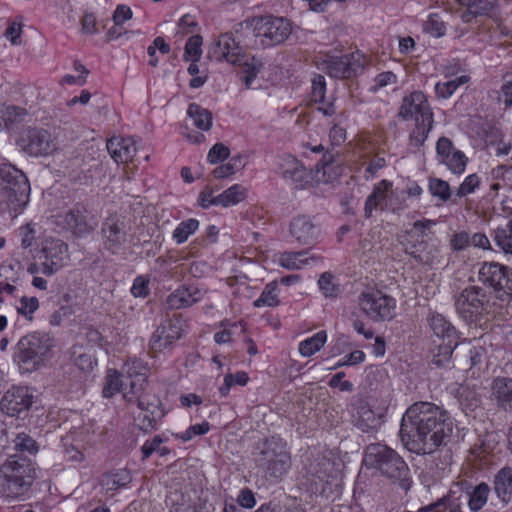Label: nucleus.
<instances>
[{
  "label": "nucleus",
  "mask_w": 512,
  "mask_h": 512,
  "mask_svg": "<svg viewBox=\"0 0 512 512\" xmlns=\"http://www.w3.org/2000/svg\"><path fill=\"white\" fill-rule=\"evenodd\" d=\"M26 110L17 106L0 107V123L5 127L20 123L26 116Z\"/></svg>",
  "instance_id": "nucleus-42"
},
{
  "label": "nucleus",
  "mask_w": 512,
  "mask_h": 512,
  "mask_svg": "<svg viewBox=\"0 0 512 512\" xmlns=\"http://www.w3.org/2000/svg\"><path fill=\"white\" fill-rule=\"evenodd\" d=\"M490 488L486 483L477 485L470 494L469 507L472 511L480 510L487 502Z\"/></svg>",
  "instance_id": "nucleus-44"
},
{
  "label": "nucleus",
  "mask_w": 512,
  "mask_h": 512,
  "mask_svg": "<svg viewBox=\"0 0 512 512\" xmlns=\"http://www.w3.org/2000/svg\"><path fill=\"white\" fill-rule=\"evenodd\" d=\"M429 191L442 202H447L451 197L450 186L448 182L439 178H430Z\"/></svg>",
  "instance_id": "nucleus-47"
},
{
  "label": "nucleus",
  "mask_w": 512,
  "mask_h": 512,
  "mask_svg": "<svg viewBox=\"0 0 512 512\" xmlns=\"http://www.w3.org/2000/svg\"><path fill=\"white\" fill-rule=\"evenodd\" d=\"M121 374L114 369H109L105 377V384L102 390L103 397L111 398L123 390Z\"/></svg>",
  "instance_id": "nucleus-38"
},
{
  "label": "nucleus",
  "mask_w": 512,
  "mask_h": 512,
  "mask_svg": "<svg viewBox=\"0 0 512 512\" xmlns=\"http://www.w3.org/2000/svg\"><path fill=\"white\" fill-rule=\"evenodd\" d=\"M358 304L362 312L374 322L389 321L395 316V299L380 290L363 291Z\"/></svg>",
  "instance_id": "nucleus-9"
},
{
  "label": "nucleus",
  "mask_w": 512,
  "mask_h": 512,
  "mask_svg": "<svg viewBox=\"0 0 512 512\" xmlns=\"http://www.w3.org/2000/svg\"><path fill=\"white\" fill-rule=\"evenodd\" d=\"M494 490L504 503L512 502V468L503 467L494 477Z\"/></svg>",
  "instance_id": "nucleus-28"
},
{
  "label": "nucleus",
  "mask_w": 512,
  "mask_h": 512,
  "mask_svg": "<svg viewBox=\"0 0 512 512\" xmlns=\"http://www.w3.org/2000/svg\"><path fill=\"white\" fill-rule=\"evenodd\" d=\"M303 166L295 157L287 155L284 158L282 177L290 180Z\"/></svg>",
  "instance_id": "nucleus-60"
},
{
  "label": "nucleus",
  "mask_w": 512,
  "mask_h": 512,
  "mask_svg": "<svg viewBox=\"0 0 512 512\" xmlns=\"http://www.w3.org/2000/svg\"><path fill=\"white\" fill-rule=\"evenodd\" d=\"M326 81L322 75H316L312 80L311 99L315 103H322L325 99Z\"/></svg>",
  "instance_id": "nucleus-56"
},
{
  "label": "nucleus",
  "mask_w": 512,
  "mask_h": 512,
  "mask_svg": "<svg viewBox=\"0 0 512 512\" xmlns=\"http://www.w3.org/2000/svg\"><path fill=\"white\" fill-rule=\"evenodd\" d=\"M203 38L196 34L188 38L184 48V59L186 61L198 62L202 55Z\"/></svg>",
  "instance_id": "nucleus-43"
},
{
  "label": "nucleus",
  "mask_w": 512,
  "mask_h": 512,
  "mask_svg": "<svg viewBox=\"0 0 512 512\" xmlns=\"http://www.w3.org/2000/svg\"><path fill=\"white\" fill-rule=\"evenodd\" d=\"M496 244L505 252L512 254V226H501L495 231Z\"/></svg>",
  "instance_id": "nucleus-50"
},
{
  "label": "nucleus",
  "mask_w": 512,
  "mask_h": 512,
  "mask_svg": "<svg viewBox=\"0 0 512 512\" xmlns=\"http://www.w3.org/2000/svg\"><path fill=\"white\" fill-rule=\"evenodd\" d=\"M45 261L42 263V273L50 276L64 267L69 260L68 246L60 239H46L42 248Z\"/></svg>",
  "instance_id": "nucleus-17"
},
{
  "label": "nucleus",
  "mask_w": 512,
  "mask_h": 512,
  "mask_svg": "<svg viewBox=\"0 0 512 512\" xmlns=\"http://www.w3.org/2000/svg\"><path fill=\"white\" fill-rule=\"evenodd\" d=\"M398 117L405 121L414 119L415 122L432 120L433 113L426 95L419 90L405 95L399 107Z\"/></svg>",
  "instance_id": "nucleus-14"
},
{
  "label": "nucleus",
  "mask_w": 512,
  "mask_h": 512,
  "mask_svg": "<svg viewBox=\"0 0 512 512\" xmlns=\"http://www.w3.org/2000/svg\"><path fill=\"white\" fill-rule=\"evenodd\" d=\"M125 371L128 378H138V381H147L149 368L144 361L134 359L125 364Z\"/></svg>",
  "instance_id": "nucleus-46"
},
{
  "label": "nucleus",
  "mask_w": 512,
  "mask_h": 512,
  "mask_svg": "<svg viewBox=\"0 0 512 512\" xmlns=\"http://www.w3.org/2000/svg\"><path fill=\"white\" fill-rule=\"evenodd\" d=\"M277 290H278V284L276 281H272V282L268 283L264 287L259 298L254 301V306L255 307H263V306L275 307V306H277L279 304Z\"/></svg>",
  "instance_id": "nucleus-40"
},
{
  "label": "nucleus",
  "mask_w": 512,
  "mask_h": 512,
  "mask_svg": "<svg viewBox=\"0 0 512 512\" xmlns=\"http://www.w3.org/2000/svg\"><path fill=\"white\" fill-rule=\"evenodd\" d=\"M353 423L364 433L377 430L382 424L381 414L375 413L364 400L354 404Z\"/></svg>",
  "instance_id": "nucleus-21"
},
{
  "label": "nucleus",
  "mask_w": 512,
  "mask_h": 512,
  "mask_svg": "<svg viewBox=\"0 0 512 512\" xmlns=\"http://www.w3.org/2000/svg\"><path fill=\"white\" fill-rule=\"evenodd\" d=\"M31 462L13 455L0 466V497L7 500H20L30 490L33 483Z\"/></svg>",
  "instance_id": "nucleus-3"
},
{
  "label": "nucleus",
  "mask_w": 512,
  "mask_h": 512,
  "mask_svg": "<svg viewBox=\"0 0 512 512\" xmlns=\"http://www.w3.org/2000/svg\"><path fill=\"white\" fill-rule=\"evenodd\" d=\"M485 355L483 346H472L470 343H458V348L453 358V367L461 370H470L482 363Z\"/></svg>",
  "instance_id": "nucleus-22"
},
{
  "label": "nucleus",
  "mask_w": 512,
  "mask_h": 512,
  "mask_svg": "<svg viewBox=\"0 0 512 512\" xmlns=\"http://www.w3.org/2000/svg\"><path fill=\"white\" fill-rule=\"evenodd\" d=\"M15 447L20 451H27L35 453L37 451L36 441L25 433H20L16 436Z\"/></svg>",
  "instance_id": "nucleus-62"
},
{
  "label": "nucleus",
  "mask_w": 512,
  "mask_h": 512,
  "mask_svg": "<svg viewBox=\"0 0 512 512\" xmlns=\"http://www.w3.org/2000/svg\"><path fill=\"white\" fill-rule=\"evenodd\" d=\"M52 347L53 341L48 334L29 333L19 339L13 359L22 371L32 372L44 364Z\"/></svg>",
  "instance_id": "nucleus-6"
},
{
  "label": "nucleus",
  "mask_w": 512,
  "mask_h": 512,
  "mask_svg": "<svg viewBox=\"0 0 512 512\" xmlns=\"http://www.w3.org/2000/svg\"><path fill=\"white\" fill-rule=\"evenodd\" d=\"M131 482V475L125 469H120L115 472H111L104 476L103 485L107 490L113 491L121 487H125Z\"/></svg>",
  "instance_id": "nucleus-39"
},
{
  "label": "nucleus",
  "mask_w": 512,
  "mask_h": 512,
  "mask_svg": "<svg viewBox=\"0 0 512 512\" xmlns=\"http://www.w3.org/2000/svg\"><path fill=\"white\" fill-rule=\"evenodd\" d=\"M334 276L330 272L321 274L318 286L325 297L335 298L340 292L339 285L334 283Z\"/></svg>",
  "instance_id": "nucleus-48"
},
{
  "label": "nucleus",
  "mask_w": 512,
  "mask_h": 512,
  "mask_svg": "<svg viewBox=\"0 0 512 512\" xmlns=\"http://www.w3.org/2000/svg\"><path fill=\"white\" fill-rule=\"evenodd\" d=\"M324 64L330 77L346 79L362 72L365 66V57L357 51L342 56H331L325 60Z\"/></svg>",
  "instance_id": "nucleus-13"
},
{
  "label": "nucleus",
  "mask_w": 512,
  "mask_h": 512,
  "mask_svg": "<svg viewBox=\"0 0 512 512\" xmlns=\"http://www.w3.org/2000/svg\"><path fill=\"white\" fill-rule=\"evenodd\" d=\"M94 219V215L84 204H76L65 215L67 224H87Z\"/></svg>",
  "instance_id": "nucleus-41"
},
{
  "label": "nucleus",
  "mask_w": 512,
  "mask_h": 512,
  "mask_svg": "<svg viewBox=\"0 0 512 512\" xmlns=\"http://www.w3.org/2000/svg\"><path fill=\"white\" fill-rule=\"evenodd\" d=\"M248 189L241 184H234L222 193L216 196V202L220 206L230 207L244 201L247 197Z\"/></svg>",
  "instance_id": "nucleus-31"
},
{
  "label": "nucleus",
  "mask_w": 512,
  "mask_h": 512,
  "mask_svg": "<svg viewBox=\"0 0 512 512\" xmlns=\"http://www.w3.org/2000/svg\"><path fill=\"white\" fill-rule=\"evenodd\" d=\"M327 340L326 331H319L312 337L303 340L299 344V352L302 356L309 357L318 352Z\"/></svg>",
  "instance_id": "nucleus-36"
},
{
  "label": "nucleus",
  "mask_w": 512,
  "mask_h": 512,
  "mask_svg": "<svg viewBox=\"0 0 512 512\" xmlns=\"http://www.w3.org/2000/svg\"><path fill=\"white\" fill-rule=\"evenodd\" d=\"M19 146L28 155L41 157L53 154L58 149V142L48 130L29 127L22 132Z\"/></svg>",
  "instance_id": "nucleus-12"
},
{
  "label": "nucleus",
  "mask_w": 512,
  "mask_h": 512,
  "mask_svg": "<svg viewBox=\"0 0 512 512\" xmlns=\"http://www.w3.org/2000/svg\"><path fill=\"white\" fill-rule=\"evenodd\" d=\"M255 464L267 480L276 483L286 475L291 467V456L282 438L272 436L258 446Z\"/></svg>",
  "instance_id": "nucleus-5"
},
{
  "label": "nucleus",
  "mask_w": 512,
  "mask_h": 512,
  "mask_svg": "<svg viewBox=\"0 0 512 512\" xmlns=\"http://www.w3.org/2000/svg\"><path fill=\"white\" fill-rule=\"evenodd\" d=\"M33 404V394L28 387H12L7 390L0 401V409L11 417H18L28 411Z\"/></svg>",
  "instance_id": "nucleus-18"
},
{
  "label": "nucleus",
  "mask_w": 512,
  "mask_h": 512,
  "mask_svg": "<svg viewBox=\"0 0 512 512\" xmlns=\"http://www.w3.org/2000/svg\"><path fill=\"white\" fill-rule=\"evenodd\" d=\"M39 308V301L36 297L23 296L17 306L18 314L24 316L27 320L33 319V313Z\"/></svg>",
  "instance_id": "nucleus-52"
},
{
  "label": "nucleus",
  "mask_w": 512,
  "mask_h": 512,
  "mask_svg": "<svg viewBox=\"0 0 512 512\" xmlns=\"http://www.w3.org/2000/svg\"><path fill=\"white\" fill-rule=\"evenodd\" d=\"M453 428L446 411L430 402H417L403 415L399 434L408 451L433 454L451 440Z\"/></svg>",
  "instance_id": "nucleus-1"
},
{
  "label": "nucleus",
  "mask_w": 512,
  "mask_h": 512,
  "mask_svg": "<svg viewBox=\"0 0 512 512\" xmlns=\"http://www.w3.org/2000/svg\"><path fill=\"white\" fill-rule=\"evenodd\" d=\"M184 322L181 318L175 317L165 320L152 334L149 341V348L153 352H161L182 337Z\"/></svg>",
  "instance_id": "nucleus-15"
},
{
  "label": "nucleus",
  "mask_w": 512,
  "mask_h": 512,
  "mask_svg": "<svg viewBox=\"0 0 512 512\" xmlns=\"http://www.w3.org/2000/svg\"><path fill=\"white\" fill-rule=\"evenodd\" d=\"M102 236L105 249L113 254L117 253L121 245L126 241V232L120 226H104L102 228Z\"/></svg>",
  "instance_id": "nucleus-29"
},
{
  "label": "nucleus",
  "mask_w": 512,
  "mask_h": 512,
  "mask_svg": "<svg viewBox=\"0 0 512 512\" xmlns=\"http://www.w3.org/2000/svg\"><path fill=\"white\" fill-rule=\"evenodd\" d=\"M491 400L498 410L512 413V378L496 377L492 381Z\"/></svg>",
  "instance_id": "nucleus-23"
},
{
  "label": "nucleus",
  "mask_w": 512,
  "mask_h": 512,
  "mask_svg": "<svg viewBox=\"0 0 512 512\" xmlns=\"http://www.w3.org/2000/svg\"><path fill=\"white\" fill-rule=\"evenodd\" d=\"M427 322L437 337H441L443 340L447 339V341L458 340L455 327L443 315L431 312L427 317Z\"/></svg>",
  "instance_id": "nucleus-27"
},
{
  "label": "nucleus",
  "mask_w": 512,
  "mask_h": 512,
  "mask_svg": "<svg viewBox=\"0 0 512 512\" xmlns=\"http://www.w3.org/2000/svg\"><path fill=\"white\" fill-rule=\"evenodd\" d=\"M243 65V80L245 82V85L247 88H250L251 85H252V82L255 80V78L257 77L258 73H259V70H260V64H256L255 63V60L252 59V62L249 63L247 61H244V59L242 60V64Z\"/></svg>",
  "instance_id": "nucleus-59"
},
{
  "label": "nucleus",
  "mask_w": 512,
  "mask_h": 512,
  "mask_svg": "<svg viewBox=\"0 0 512 512\" xmlns=\"http://www.w3.org/2000/svg\"><path fill=\"white\" fill-rule=\"evenodd\" d=\"M240 26L252 33L254 45L262 49L282 44L292 33V24L288 19L272 15L247 18Z\"/></svg>",
  "instance_id": "nucleus-4"
},
{
  "label": "nucleus",
  "mask_w": 512,
  "mask_h": 512,
  "mask_svg": "<svg viewBox=\"0 0 512 512\" xmlns=\"http://www.w3.org/2000/svg\"><path fill=\"white\" fill-rule=\"evenodd\" d=\"M230 155L229 148L223 143H216L211 147L208 152L207 160L211 164H216L220 161H224Z\"/></svg>",
  "instance_id": "nucleus-57"
},
{
  "label": "nucleus",
  "mask_w": 512,
  "mask_h": 512,
  "mask_svg": "<svg viewBox=\"0 0 512 512\" xmlns=\"http://www.w3.org/2000/svg\"><path fill=\"white\" fill-rule=\"evenodd\" d=\"M430 226H412L398 234V241L404 247L408 254L415 255L418 251L417 247L424 243L425 231Z\"/></svg>",
  "instance_id": "nucleus-26"
},
{
  "label": "nucleus",
  "mask_w": 512,
  "mask_h": 512,
  "mask_svg": "<svg viewBox=\"0 0 512 512\" xmlns=\"http://www.w3.org/2000/svg\"><path fill=\"white\" fill-rule=\"evenodd\" d=\"M470 81V77L468 75H461L456 77L455 79L438 82L435 85V94L438 99H448L451 97L454 92L462 85L468 83Z\"/></svg>",
  "instance_id": "nucleus-34"
},
{
  "label": "nucleus",
  "mask_w": 512,
  "mask_h": 512,
  "mask_svg": "<svg viewBox=\"0 0 512 512\" xmlns=\"http://www.w3.org/2000/svg\"><path fill=\"white\" fill-rule=\"evenodd\" d=\"M208 56L216 61L225 60L233 65H241L245 58L242 48L230 33H224L213 41L208 49Z\"/></svg>",
  "instance_id": "nucleus-16"
},
{
  "label": "nucleus",
  "mask_w": 512,
  "mask_h": 512,
  "mask_svg": "<svg viewBox=\"0 0 512 512\" xmlns=\"http://www.w3.org/2000/svg\"><path fill=\"white\" fill-rule=\"evenodd\" d=\"M249 380L248 374L244 371H239L236 374H226L224 377V383L219 388V393L222 397H226L229 394L230 388L234 384L244 386Z\"/></svg>",
  "instance_id": "nucleus-49"
},
{
  "label": "nucleus",
  "mask_w": 512,
  "mask_h": 512,
  "mask_svg": "<svg viewBox=\"0 0 512 512\" xmlns=\"http://www.w3.org/2000/svg\"><path fill=\"white\" fill-rule=\"evenodd\" d=\"M457 348L458 340L447 341L446 343L443 341L438 345L436 351L433 352L432 364L438 368L449 367L450 363L453 362V353L457 351Z\"/></svg>",
  "instance_id": "nucleus-32"
},
{
  "label": "nucleus",
  "mask_w": 512,
  "mask_h": 512,
  "mask_svg": "<svg viewBox=\"0 0 512 512\" xmlns=\"http://www.w3.org/2000/svg\"><path fill=\"white\" fill-rule=\"evenodd\" d=\"M342 174V168L335 161L334 154L326 151L316 165V178L318 182L325 184L333 183Z\"/></svg>",
  "instance_id": "nucleus-25"
},
{
  "label": "nucleus",
  "mask_w": 512,
  "mask_h": 512,
  "mask_svg": "<svg viewBox=\"0 0 512 512\" xmlns=\"http://www.w3.org/2000/svg\"><path fill=\"white\" fill-rule=\"evenodd\" d=\"M294 182L295 188L306 189L312 182V173L309 169L303 166L298 172L290 179Z\"/></svg>",
  "instance_id": "nucleus-63"
},
{
  "label": "nucleus",
  "mask_w": 512,
  "mask_h": 512,
  "mask_svg": "<svg viewBox=\"0 0 512 512\" xmlns=\"http://www.w3.org/2000/svg\"><path fill=\"white\" fill-rule=\"evenodd\" d=\"M290 234L300 245H312L317 238L314 226H291Z\"/></svg>",
  "instance_id": "nucleus-45"
},
{
  "label": "nucleus",
  "mask_w": 512,
  "mask_h": 512,
  "mask_svg": "<svg viewBox=\"0 0 512 512\" xmlns=\"http://www.w3.org/2000/svg\"><path fill=\"white\" fill-rule=\"evenodd\" d=\"M306 255V251L283 252L279 257V264L288 270H300L316 260L314 256L307 257Z\"/></svg>",
  "instance_id": "nucleus-30"
},
{
  "label": "nucleus",
  "mask_w": 512,
  "mask_h": 512,
  "mask_svg": "<svg viewBox=\"0 0 512 512\" xmlns=\"http://www.w3.org/2000/svg\"><path fill=\"white\" fill-rule=\"evenodd\" d=\"M0 180L3 182L2 196L9 213L14 216L23 211L29 202L30 184L26 175L11 163L0 159Z\"/></svg>",
  "instance_id": "nucleus-7"
},
{
  "label": "nucleus",
  "mask_w": 512,
  "mask_h": 512,
  "mask_svg": "<svg viewBox=\"0 0 512 512\" xmlns=\"http://www.w3.org/2000/svg\"><path fill=\"white\" fill-rule=\"evenodd\" d=\"M107 150L116 163H128L136 155L137 145L131 137H113L107 141Z\"/></svg>",
  "instance_id": "nucleus-24"
},
{
  "label": "nucleus",
  "mask_w": 512,
  "mask_h": 512,
  "mask_svg": "<svg viewBox=\"0 0 512 512\" xmlns=\"http://www.w3.org/2000/svg\"><path fill=\"white\" fill-rule=\"evenodd\" d=\"M498 100L503 102L506 108L512 105V75L504 79Z\"/></svg>",
  "instance_id": "nucleus-64"
},
{
  "label": "nucleus",
  "mask_w": 512,
  "mask_h": 512,
  "mask_svg": "<svg viewBox=\"0 0 512 512\" xmlns=\"http://www.w3.org/2000/svg\"><path fill=\"white\" fill-rule=\"evenodd\" d=\"M479 280L491 287L500 301L512 298V268L497 262H485L479 270Z\"/></svg>",
  "instance_id": "nucleus-10"
},
{
  "label": "nucleus",
  "mask_w": 512,
  "mask_h": 512,
  "mask_svg": "<svg viewBox=\"0 0 512 512\" xmlns=\"http://www.w3.org/2000/svg\"><path fill=\"white\" fill-rule=\"evenodd\" d=\"M455 308L467 323H477L491 309L490 295L480 286H468L455 295Z\"/></svg>",
  "instance_id": "nucleus-8"
},
{
  "label": "nucleus",
  "mask_w": 512,
  "mask_h": 512,
  "mask_svg": "<svg viewBox=\"0 0 512 512\" xmlns=\"http://www.w3.org/2000/svg\"><path fill=\"white\" fill-rule=\"evenodd\" d=\"M194 126L202 131H209L212 127V113L197 103H191L187 110Z\"/></svg>",
  "instance_id": "nucleus-33"
},
{
  "label": "nucleus",
  "mask_w": 512,
  "mask_h": 512,
  "mask_svg": "<svg viewBox=\"0 0 512 512\" xmlns=\"http://www.w3.org/2000/svg\"><path fill=\"white\" fill-rule=\"evenodd\" d=\"M363 463L368 469H375L381 476L402 489H410L412 478L407 463L398 452L387 445L369 444L365 448Z\"/></svg>",
  "instance_id": "nucleus-2"
},
{
  "label": "nucleus",
  "mask_w": 512,
  "mask_h": 512,
  "mask_svg": "<svg viewBox=\"0 0 512 512\" xmlns=\"http://www.w3.org/2000/svg\"><path fill=\"white\" fill-rule=\"evenodd\" d=\"M436 158L440 164L445 165L452 173H464L468 158L456 149L453 142L447 137H440L436 143Z\"/></svg>",
  "instance_id": "nucleus-19"
},
{
  "label": "nucleus",
  "mask_w": 512,
  "mask_h": 512,
  "mask_svg": "<svg viewBox=\"0 0 512 512\" xmlns=\"http://www.w3.org/2000/svg\"><path fill=\"white\" fill-rule=\"evenodd\" d=\"M433 126V119L432 120H426L423 121H417L415 122V128L412 130L409 141L410 145L416 148L421 147L426 139L428 138V135L432 129Z\"/></svg>",
  "instance_id": "nucleus-37"
},
{
  "label": "nucleus",
  "mask_w": 512,
  "mask_h": 512,
  "mask_svg": "<svg viewBox=\"0 0 512 512\" xmlns=\"http://www.w3.org/2000/svg\"><path fill=\"white\" fill-rule=\"evenodd\" d=\"M403 193L393 190L392 183L388 180L380 181L367 197L365 202V215L370 217L373 210L380 209L397 212L403 208Z\"/></svg>",
  "instance_id": "nucleus-11"
},
{
  "label": "nucleus",
  "mask_w": 512,
  "mask_h": 512,
  "mask_svg": "<svg viewBox=\"0 0 512 512\" xmlns=\"http://www.w3.org/2000/svg\"><path fill=\"white\" fill-rule=\"evenodd\" d=\"M129 390L123 391V397L128 402H137V397L140 395H147L143 393L147 381H138V378H129Z\"/></svg>",
  "instance_id": "nucleus-55"
},
{
  "label": "nucleus",
  "mask_w": 512,
  "mask_h": 512,
  "mask_svg": "<svg viewBox=\"0 0 512 512\" xmlns=\"http://www.w3.org/2000/svg\"><path fill=\"white\" fill-rule=\"evenodd\" d=\"M137 406L143 412H147L155 418L162 419L165 415V411L162 408L161 401L150 395H140L137 397Z\"/></svg>",
  "instance_id": "nucleus-35"
},
{
  "label": "nucleus",
  "mask_w": 512,
  "mask_h": 512,
  "mask_svg": "<svg viewBox=\"0 0 512 512\" xmlns=\"http://www.w3.org/2000/svg\"><path fill=\"white\" fill-rule=\"evenodd\" d=\"M480 180L476 174L468 175L457 189V196L464 197L472 192L479 186Z\"/></svg>",
  "instance_id": "nucleus-61"
},
{
  "label": "nucleus",
  "mask_w": 512,
  "mask_h": 512,
  "mask_svg": "<svg viewBox=\"0 0 512 512\" xmlns=\"http://www.w3.org/2000/svg\"><path fill=\"white\" fill-rule=\"evenodd\" d=\"M201 505L191 504L189 499L184 494L179 496V499L173 502L169 512H201Z\"/></svg>",
  "instance_id": "nucleus-58"
},
{
  "label": "nucleus",
  "mask_w": 512,
  "mask_h": 512,
  "mask_svg": "<svg viewBox=\"0 0 512 512\" xmlns=\"http://www.w3.org/2000/svg\"><path fill=\"white\" fill-rule=\"evenodd\" d=\"M398 81V77L395 73L392 71H385L382 73H379L374 78V84L370 87L371 92H377L378 90L396 84Z\"/></svg>",
  "instance_id": "nucleus-54"
},
{
  "label": "nucleus",
  "mask_w": 512,
  "mask_h": 512,
  "mask_svg": "<svg viewBox=\"0 0 512 512\" xmlns=\"http://www.w3.org/2000/svg\"><path fill=\"white\" fill-rule=\"evenodd\" d=\"M424 30L434 37H442L446 33V26L437 13H432L424 24Z\"/></svg>",
  "instance_id": "nucleus-51"
},
{
  "label": "nucleus",
  "mask_w": 512,
  "mask_h": 512,
  "mask_svg": "<svg viewBox=\"0 0 512 512\" xmlns=\"http://www.w3.org/2000/svg\"><path fill=\"white\" fill-rule=\"evenodd\" d=\"M203 295L197 286L182 285L166 297L165 306L169 310L185 309L199 302Z\"/></svg>",
  "instance_id": "nucleus-20"
},
{
  "label": "nucleus",
  "mask_w": 512,
  "mask_h": 512,
  "mask_svg": "<svg viewBox=\"0 0 512 512\" xmlns=\"http://www.w3.org/2000/svg\"><path fill=\"white\" fill-rule=\"evenodd\" d=\"M197 28L198 23L195 18L190 14H185L178 21L175 34L180 35L181 37L187 36L189 34L192 36L195 35L194 33L196 32Z\"/></svg>",
  "instance_id": "nucleus-53"
}]
</instances>
